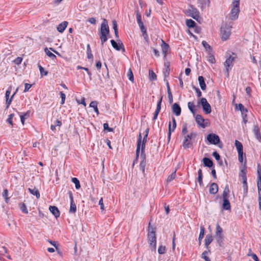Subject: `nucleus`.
I'll return each instance as SVG.
<instances>
[{"label":"nucleus","mask_w":261,"mask_h":261,"mask_svg":"<svg viewBox=\"0 0 261 261\" xmlns=\"http://www.w3.org/2000/svg\"><path fill=\"white\" fill-rule=\"evenodd\" d=\"M148 135L147 134H145L143 137V140L142 141V136L141 133L139 134L138 140L137 142V146L136 149V157L135 160L134 161V163H135V162H137L138 161L139 155V152L140 150V148H141V152L140 155V159L141 162L140 163V167L142 170V171L144 173L145 172V168L146 166V156L144 152L145 150V144L147 141V137Z\"/></svg>","instance_id":"1"},{"label":"nucleus","mask_w":261,"mask_h":261,"mask_svg":"<svg viewBox=\"0 0 261 261\" xmlns=\"http://www.w3.org/2000/svg\"><path fill=\"white\" fill-rule=\"evenodd\" d=\"M109 33L110 29L108 21L106 19H103L101 24L99 34V38L102 45H103L104 43L108 40V35Z\"/></svg>","instance_id":"2"},{"label":"nucleus","mask_w":261,"mask_h":261,"mask_svg":"<svg viewBox=\"0 0 261 261\" xmlns=\"http://www.w3.org/2000/svg\"><path fill=\"white\" fill-rule=\"evenodd\" d=\"M148 240L150 245V247L154 250L156 249V236L155 228L150 226V222L149 223Z\"/></svg>","instance_id":"3"},{"label":"nucleus","mask_w":261,"mask_h":261,"mask_svg":"<svg viewBox=\"0 0 261 261\" xmlns=\"http://www.w3.org/2000/svg\"><path fill=\"white\" fill-rule=\"evenodd\" d=\"M197 134L195 132H192L190 134L185 136L182 146L185 149L190 148L193 144L192 140L196 137Z\"/></svg>","instance_id":"4"},{"label":"nucleus","mask_w":261,"mask_h":261,"mask_svg":"<svg viewBox=\"0 0 261 261\" xmlns=\"http://www.w3.org/2000/svg\"><path fill=\"white\" fill-rule=\"evenodd\" d=\"M135 12L136 15L137 21L139 26V28L141 30V31L142 33L143 36L144 37V38L146 39L148 37V35L146 32V29L143 24V22L142 20L141 15L139 11L138 8H137L135 9Z\"/></svg>","instance_id":"5"},{"label":"nucleus","mask_w":261,"mask_h":261,"mask_svg":"<svg viewBox=\"0 0 261 261\" xmlns=\"http://www.w3.org/2000/svg\"><path fill=\"white\" fill-rule=\"evenodd\" d=\"M240 12V5L232 4L229 18L231 20H236L239 17Z\"/></svg>","instance_id":"6"},{"label":"nucleus","mask_w":261,"mask_h":261,"mask_svg":"<svg viewBox=\"0 0 261 261\" xmlns=\"http://www.w3.org/2000/svg\"><path fill=\"white\" fill-rule=\"evenodd\" d=\"M231 27L227 24L222 25L221 27V38L223 40H226L228 39L231 33Z\"/></svg>","instance_id":"7"},{"label":"nucleus","mask_w":261,"mask_h":261,"mask_svg":"<svg viewBox=\"0 0 261 261\" xmlns=\"http://www.w3.org/2000/svg\"><path fill=\"white\" fill-rule=\"evenodd\" d=\"M215 238L219 246H221L223 243L224 236L223 234V229L218 223H217L216 226V231Z\"/></svg>","instance_id":"8"},{"label":"nucleus","mask_w":261,"mask_h":261,"mask_svg":"<svg viewBox=\"0 0 261 261\" xmlns=\"http://www.w3.org/2000/svg\"><path fill=\"white\" fill-rule=\"evenodd\" d=\"M198 105L200 104L202 106L203 111L206 114L211 113L212 111L211 107L205 98L202 97L200 98V101H198Z\"/></svg>","instance_id":"9"},{"label":"nucleus","mask_w":261,"mask_h":261,"mask_svg":"<svg viewBox=\"0 0 261 261\" xmlns=\"http://www.w3.org/2000/svg\"><path fill=\"white\" fill-rule=\"evenodd\" d=\"M207 140L210 144L217 145L220 143L219 137L215 134H210L207 136Z\"/></svg>","instance_id":"10"},{"label":"nucleus","mask_w":261,"mask_h":261,"mask_svg":"<svg viewBox=\"0 0 261 261\" xmlns=\"http://www.w3.org/2000/svg\"><path fill=\"white\" fill-rule=\"evenodd\" d=\"M188 13L190 16L196 20H198V18H200L199 11L192 5H190L188 9Z\"/></svg>","instance_id":"11"},{"label":"nucleus","mask_w":261,"mask_h":261,"mask_svg":"<svg viewBox=\"0 0 261 261\" xmlns=\"http://www.w3.org/2000/svg\"><path fill=\"white\" fill-rule=\"evenodd\" d=\"M11 88L9 87L8 88V89L6 91V104H7V108H8L9 107V106L10 105L14 96L16 94V93L18 90V89H17L15 91V92L13 94L12 96L9 98V96L11 93Z\"/></svg>","instance_id":"12"},{"label":"nucleus","mask_w":261,"mask_h":261,"mask_svg":"<svg viewBox=\"0 0 261 261\" xmlns=\"http://www.w3.org/2000/svg\"><path fill=\"white\" fill-rule=\"evenodd\" d=\"M235 57H232L230 56L228 58H227L224 63V66L225 69H231L233 65V61L235 59Z\"/></svg>","instance_id":"13"},{"label":"nucleus","mask_w":261,"mask_h":261,"mask_svg":"<svg viewBox=\"0 0 261 261\" xmlns=\"http://www.w3.org/2000/svg\"><path fill=\"white\" fill-rule=\"evenodd\" d=\"M111 43L113 47L115 48L116 50H120L121 49H122L124 51V45L122 41L120 40H118V43L114 40H111Z\"/></svg>","instance_id":"14"},{"label":"nucleus","mask_w":261,"mask_h":261,"mask_svg":"<svg viewBox=\"0 0 261 261\" xmlns=\"http://www.w3.org/2000/svg\"><path fill=\"white\" fill-rule=\"evenodd\" d=\"M69 198L70 200V207L69 212L71 213H74L76 211V206L74 203L73 196L71 192H69Z\"/></svg>","instance_id":"15"},{"label":"nucleus","mask_w":261,"mask_h":261,"mask_svg":"<svg viewBox=\"0 0 261 261\" xmlns=\"http://www.w3.org/2000/svg\"><path fill=\"white\" fill-rule=\"evenodd\" d=\"M196 121L198 125L201 126L202 128H205L206 126L204 124V119L201 115H197L195 117Z\"/></svg>","instance_id":"16"},{"label":"nucleus","mask_w":261,"mask_h":261,"mask_svg":"<svg viewBox=\"0 0 261 261\" xmlns=\"http://www.w3.org/2000/svg\"><path fill=\"white\" fill-rule=\"evenodd\" d=\"M162 99H163V96H161V97L160 98V100L158 102L157 106H156V110H155V111L154 112V116H153V120H155L156 119V118L158 117V114H159V113H160V112L161 111V103H162Z\"/></svg>","instance_id":"17"},{"label":"nucleus","mask_w":261,"mask_h":261,"mask_svg":"<svg viewBox=\"0 0 261 261\" xmlns=\"http://www.w3.org/2000/svg\"><path fill=\"white\" fill-rule=\"evenodd\" d=\"M172 111L176 116H179L181 114V108L178 104L175 103L172 107Z\"/></svg>","instance_id":"18"},{"label":"nucleus","mask_w":261,"mask_h":261,"mask_svg":"<svg viewBox=\"0 0 261 261\" xmlns=\"http://www.w3.org/2000/svg\"><path fill=\"white\" fill-rule=\"evenodd\" d=\"M218 191V186L215 183H212L209 189V192L211 194H216Z\"/></svg>","instance_id":"19"},{"label":"nucleus","mask_w":261,"mask_h":261,"mask_svg":"<svg viewBox=\"0 0 261 261\" xmlns=\"http://www.w3.org/2000/svg\"><path fill=\"white\" fill-rule=\"evenodd\" d=\"M49 210L56 218H58L60 216V212L56 206H50Z\"/></svg>","instance_id":"20"},{"label":"nucleus","mask_w":261,"mask_h":261,"mask_svg":"<svg viewBox=\"0 0 261 261\" xmlns=\"http://www.w3.org/2000/svg\"><path fill=\"white\" fill-rule=\"evenodd\" d=\"M253 132L255 135L256 139L258 140L259 141H260L261 136L258 126L257 125H254L253 127Z\"/></svg>","instance_id":"21"},{"label":"nucleus","mask_w":261,"mask_h":261,"mask_svg":"<svg viewBox=\"0 0 261 261\" xmlns=\"http://www.w3.org/2000/svg\"><path fill=\"white\" fill-rule=\"evenodd\" d=\"M67 25V21H63L58 25L57 30L60 33H63L66 28Z\"/></svg>","instance_id":"22"},{"label":"nucleus","mask_w":261,"mask_h":261,"mask_svg":"<svg viewBox=\"0 0 261 261\" xmlns=\"http://www.w3.org/2000/svg\"><path fill=\"white\" fill-rule=\"evenodd\" d=\"M203 162L204 166L211 168L213 166V161L209 158H204L203 159Z\"/></svg>","instance_id":"23"},{"label":"nucleus","mask_w":261,"mask_h":261,"mask_svg":"<svg viewBox=\"0 0 261 261\" xmlns=\"http://www.w3.org/2000/svg\"><path fill=\"white\" fill-rule=\"evenodd\" d=\"M222 207L224 210H230L231 205L228 199H223Z\"/></svg>","instance_id":"24"},{"label":"nucleus","mask_w":261,"mask_h":261,"mask_svg":"<svg viewBox=\"0 0 261 261\" xmlns=\"http://www.w3.org/2000/svg\"><path fill=\"white\" fill-rule=\"evenodd\" d=\"M198 81L199 83V85L200 86L201 89L202 90H204L206 89V84L205 83L204 79L202 76H199L198 77Z\"/></svg>","instance_id":"25"},{"label":"nucleus","mask_w":261,"mask_h":261,"mask_svg":"<svg viewBox=\"0 0 261 261\" xmlns=\"http://www.w3.org/2000/svg\"><path fill=\"white\" fill-rule=\"evenodd\" d=\"M207 60L208 62L212 64H214L216 62L215 57L213 55V51L207 53Z\"/></svg>","instance_id":"26"},{"label":"nucleus","mask_w":261,"mask_h":261,"mask_svg":"<svg viewBox=\"0 0 261 261\" xmlns=\"http://www.w3.org/2000/svg\"><path fill=\"white\" fill-rule=\"evenodd\" d=\"M229 189L228 185H226L224 189L222 194L223 199H228Z\"/></svg>","instance_id":"27"},{"label":"nucleus","mask_w":261,"mask_h":261,"mask_svg":"<svg viewBox=\"0 0 261 261\" xmlns=\"http://www.w3.org/2000/svg\"><path fill=\"white\" fill-rule=\"evenodd\" d=\"M29 191L30 192L31 194H32L33 195H35L36 196L37 198H39L40 197V193L37 189L36 188H29Z\"/></svg>","instance_id":"28"},{"label":"nucleus","mask_w":261,"mask_h":261,"mask_svg":"<svg viewBox=\"0 0 261 261\" xmlns=\"http://www.w3.org/2000/svg\"><path fill=\"white\" fill-rule=\"evenodd\" d=\"M162 49L163 53L164 54L165 57L166 56V54L169 48V46L168 44L166 43L163 40H162Z\"/></svg>","instance_id":"29"},{"label":"nucleus","mask_w":261,"mask_h":261,"mask_svg":"<svg viewBox=\"0 0 261 261\" xmlns=\"http://www.w3.org/2000/svg\"><path fill=\"white\" fill-rule=\"evenodd\" d=\"M213 237L210 234L206 235L205 239V246L207 248H208V245L211 243L213 241Z\"/></svg>","instance_id":"30"},{"label":"nucleus","mask_w":261,"mask_h":261,"mask_svg":"<svg viewBox=\"0 0 261 261\" xmlns=\"http://www.w3.org/2000/svg\"><path fill=\"white\" fill-rule=\"evenodd\" d=\"M243 191H244V197H246L247 196V192H248V186L247 184V179L245 177L244 179V181H243Z\"/></svg>","instance_id":"31"},{"label":"nucleus","mask_w":261,"mask_h":261,"mask_svg":"<svg viewBox=\"0 0 261 261\" xmlns=\"http://www.w3.org/2000/svg\"><path fill=\"white\" fill-rule=\"evenodd\" d=\"M188 107L191 113L195 115L196 113V110L195 109V105L193 102H189L188 103Z\"/></svg>","instance_id":"32"},{"label":"nucleus","mask_w":261,"mask_h":261,"mask_svg":"<svg viewBox=\"0 0 261 261\" xmlns=\"http://www.w3.org/2000/svg\"><path fill=\"white\" fill-rule=\"evenodd\" d=\"M198 176L197 178V181L199 182L200 186H202L203 185V182H202V170L201 169H199L198 171Z\"/></svg>","instance_id":"33"},{"label":"nucleus","mask_w":261,"mask_h":261,"mask_svg":"<svg viewBox=\"0 0 261 261\" xmlns=\"http://www.w3.org/2000/svg\"><path fill=\"white\" fill-rule=\"evenodd\" d=\"M87 58L89 59H91L92 61L93 60V56L92 54V51L91 49V47L90 44H87Z\"/></svg>","instance_id":"34"},{"label":"nucleus","mask_w":261,"mask_h":261,"mask_svg":"<svg viewBox=\"0 0 261 261\" xmlns=\"http://www.w3.org/2000/svg\"><path fill=\"white\" fill-rule=\"evenodd\" d=\"M235 146L237 149L238 152H243V147L242 144L238 140L235 141Z\"/></svg>","instance_id":"35"},{"label":"nucleus","mask_w":261,"mask_h":261,"mask_svg":"<svg viewBox=\"0 0 261 261\" xmlns=\"http://www.w3.org/2000/svg\"><path fill=\"white\" fill-rule=\"evenodd\" d=\"M90 107L93 108L94 111L97 115L99 114V111L97 108V102L96 101H92L89 105Z\"/></svg>","instance_id":"36"},{"label":"nucleus","mask_w":261,"mask_h":261,"mask_svg":"<svg viewBox=\"0 0 261 261\" xmlns=\"http://www.w3.org/2000/svg\"><path fill=\"white\" fill-rule=\"evenodd\" d=\"M202 44L205 49L207 53L212 51V48L205 41H203Z\"/></svg>","instance_id":"37"},{"label":"nucleus","mask_w":261,"mask_h":261,"mask_svg":"<svg viewBox=\"0 0 261 261\" xmlns=\"http://www.w3.org/2000/svg\"><path fill=\"white\" fill-rule=\"evenodd\" d=\"M44 51L45 54L51 59L54 60L56 58V55L51 52H50V50L47 48V47L45 48Z\"/></svg>","instance_id":"38"},{"label":"nucleus","mask_w":261,"mask_h":261,"mask_svg":"<svg viewBox=\"0 0 261 261\" xmlns=\"http://www.w3.org/2000/svg\"><path fill=\"white\" fill-rule=\"evenodd\" d=\"M236 108L239 109L241 112V113L248 112V110L245 108L242 103L238 104V106H236Z\"/></svg>","instance_id":"39"},{"label":"nucleus","mask_w":261,"mask_h":261,"mask_svg":"<svg viewBox=\"0 0 261 261\" xmlns=\"http://www.w3.org/2000/svg\"><path fill=\"white\" fill-rule=\"evenodd\" d=\"M71 181L75 184V187L76 189H79L81 188V185L79 180L76 177H73Z\"/></svg>","instance_id":"40"},{"label":"nucleus","mask_w":261,"mask_h":261,"mask_svg":"<svg viewBox=\"0 0 261 261\" xmlns=\"http://www.w3.org/2000/svg\"><path fill=\"white\" fill-rule=\"evenodd\" d=\"M186 25L189 28H194L195 26L196 23L194 21H193L192 19H187L186 20Z\"/></svg>","instance_id":"41"},{"label":"nucleus","mask_w":261,"mask_h":261,"mask_svg":"<svg viewBox=\"0 0 261 261\" xmlns=\"http://www.w3.org/2000/svg\"><path fill=\"white\" fill-rule=\"evenodd\" d=\"M149 78L150 81H154L156 80V75L152 70H149Z\"/></svg>","instance_id":"42"},{"label":"nucleus","mask_w":261,"mask_h":261,"mask_svg":"<svg viewBox=\"0 0 261 261\" xmlns=\"http://www.w3.org/2000/svg\"><path fill=\"white\" fill-rule=\"evenodd\" d=\"M257 184L261 183V168L260 167L259 165H258L257 167Z\"/></svg>","instance_id":"43"},{"label":"nucleus","mask_w":261,"mask_h":261,"mask_svg":"<svg viewBox=\"0 0 261 261\" xmlns=\"http://www.w3.org/2000/svg\"><path fill=\"white\" fill-rule=\"evenodd\" d=\"M38 67L40 72V74L41 76L43 75H47L48 74V71H45L43 67H42L40 65H38Z\"/></svg>","instance_id":"44"},{"label":"nucleus","mask_w":261,"mask_h":261,"mask_svg":"<svg viewBox=\"0 0 261 261\" xmlns=\"http://www.w3.org/2000/svg\"><path fill=\"white\" fill-rule=\"evenodd\" d=\"M204 228L203 226L200 227V232L198 240L200 242L204 237Z\"/></svg>","instance_id":"45"},{"label":"nucleus","mask_w":261,"mask_h":261,"mask_svg":"<svg viewBox=\"0 0 261 261\" xmlns=\"http://www.w3.org/2000/svg\"><path fill=\"white\" fill-rule=\"evenodd\" d=\"M19 206H20V208L21 211L22 212L24 213L25 214L28 213V211L27 206L24 203H20L19 204Z\"/></svg>","instance_id":"46"},{"label":"nucleus","mask_w":261,"mask_h":261,"mask_svg":"<svg viewBox=\"0 0 261 261\" xmlns=\"http://www.w3.org/2000/svg\"><path fill=\"white\" fill-rule=\"evenodd\" d=\"M176 176V171H175L168 177L167 181L168 182L171 181L172 180H173V179H174L175 178Z\"/></svg>","instance_id":"47"},{"label":"nucleus","mask_w":261,"mask_h":261,"mask_svg":"<svg viewBox=\"0 0 261 261\" xmlns=\"http://www.w3.org/2000/svg\"><path fill=\"white\" fill-rule=\"evenodd\" d=\"M127 77L128 78V79L131 81V82H134V75H133V72L131 70V69H129L128 71V72H127Z\"/></svg>","instance_id":"48"},{"label":"nucleus","mask_w":261,"mask_h":261,"mask_svg":"<svg viewBox=\"0 0 261 261\" xmlns=\"http://www.w3.org/2000/svg\"><path fill=\"white\" fill-rule=\"evenodd\" d=\"M208 252L204 251L201 255V257L205 260V261H211L210 259L207 256Z\"/></svg>","instance_id":"49"},{"label":"nucleus","mask_w":261,"mask_h":261,"mask_svg":"<svg viewBox=\"0 0 261 261\" xmlns=\"http://www.w3.org/2000/svg\"><path fill=\"white\" fill-rule=\"evenodd\" d=\"M3 196L5 199V201L6 202H8V200H9V198L8 197V191L7 189H5L4 190L3 193H2Z\"/></svg>","instance_id":"50"},{"label":"nucleus","mask_w":261,"mask_h":261,"mask_svg":"<svg viewBox=\"0 0 261 261\" xmlns=\"http://www.w3.org/2000/svg\"><path fill=\"white\" fill-rule=\"evenodd\" d=\"M166 252V247L163 246H160L158 248V252L159 254H163Z\"/></svg>","instance_id":"51"},{"label":"nucleus","mask_w":261,"mask_h":261,"mask_svg":"<svg viewBox=\"0 0 261 261\" xmlns=\"http://www.w3.org/2000/svg\"><path fill=\"white\" fill-rule=\"evenodd\" d=\"M243 122L244 124H246L248 122L247 113H241Z\"/></svg>","instance_id":"52"},{"label":"nucleus","mask_w":261,"mask_h":261,"mask_svg":"<svg viewBox=\"0 0 261 261\" xmlns=\"http://www.w3.org/2000/svg\"><path fill=\"white\" fill-rule=\"evenodd\" d=\"M103 128L104 130H107L109 132H113L114 130L113 128L109 127V125L107 123H105L103 124Z\"/></svg>","instance_id":"53"},{"label":"nucleus","mask_w":261,"mask_h":261,"mask_svg":"<svg viewBox=\"0 0 261 261\" xmlns=\"http://www.w3.org/2000/svg\"><path fill=\"white\" fill-rule=\"evenodd\" d=\"M172 125L171 126V130L174 132L176 127V123L175 119L174 117H172Z\"/></svg>","instance_id":"54"},{"label":"nucleus","mask_w":261,"mask_h":261,"mask_svg":"<svg viewBox=\"0 0 261 261\" xmlns=\"http://www.w3.org/2000/svg\"><path fill=\"white\" fill-rule=\"evenodd\" d=\"M173 131L171 130V122H169V124H168V138L169 140L170 139L171 133Z\"/></svg>","instance_id":"55"},{"label":"nucleus","mask_w":261,"mask_h":261,"mask_svg":"<svg viewBox=\"0 0 261 261\" xmlns=\"http://www.w3.org/2000/svg\"><path fill=\"white\" fill-rule=\"evenodd\" d=\"M13 116H14L13 114H11L9 115V117L7 120V122H8L11 125H13L12 119H13Z\"/></svg>","instance_id":"56"},{"label":"nucleus","mask_w":261,"mask_h":261,"mask_svg":"<svg viewBox=\"0 0 261 261\" xmlns=\"http://www.w3.org/2000/svg\"><path fill=\"white\" fill-rule=\"evenodd\" d=\"M22 61V58L21 57H17L16 59H15L14 60V62L16 65H19L21 64V62Z\"/></svg>","instance_id":"57"},{"label":"nucleus","mask_w":261,"mask_h":261,"mask_svg":"<svg viewBox=\"0 0 261 261\" xmlns=\"http://www.w3.org/2000/svg\"><path fill=\"white\" fill-rule=\"evenodd\" d=\"M50 244H51L52 245H53L57 251H58V250L59 249V248H58V246L57 245V242H55V241H51V240H48L47 241Z\"/></svg>","instance_id":"58"},{"label":"nucleus","mask_w":261,"mask_h":261,"mask_svg":"<svg viewBox=\"0 0 261 261\" xmlns=\"http://www.w3.org/2000/svg\"><path fill=\"white\" fill-rule=\"evenodd\" d=\"M258 188V199H261V183L257 184Z\"/></svg>","instance_id":"59"},{"label":"nucleus","mask_w":261,"mask_h":261,"mask_svg":"<svg viewBox=\"0 0 261 261\" xmlns=\"http://www.w3.org/2000/svg\"><path fill=\"white\" fill-rule=\"evenodd\" d=\"M238 159L240 162L242 163L243 161V151L238 152Z\"/></svg>","instance_id":"60"},{"label":"nucleus","mask_w":261,"mask_h":261,"mask_svg":"<svg viewBox=\"0 0 261 261\" xmlns=\"http://www.w3.org/2000/svg\"><path fill=\"white\" fill-rule=\"evenodd\" d=\"M213 156L215 158V159L217 161H219L220 159V156L219 154L216 151H215L213 153Z\"/></svg>","instance_id":"61"},{"label":"nucleus","mask_w":261,"mask_h":261,"mask_svg":"<svg viewBox=\"0 0 261 261\" xmlns=\"http://www.w3.org/2000/svg\"><path fill=\"white\" fill-rule=\"evenodd\" d=\"M32 86V85H31V84L25 83V85H24V92H26L28 91H29V90L31 88Z\"/></svg>","instance_id":"62"},{"label":"nucleus","mask_w":261,"mask_h":261,"mask_svg":"<svg viewBox=\"0 0 261 261\" xmlns=\"http://www.w3.org/2000/svg\"><path fill=\"white\" fill-rule=\"evenodd\" d=\"M187 132H188V129H187V125L186 124H184L182 126L181 134L182 135H185L187 133Z\"/></svg>","instance_id":"63"},{"label":"nucleus","mask_w":261,"mask_h":261,"mask_svg":"<svg viewBox=\"0 0 261 261\" xmlns=\"http://www.w3.org/2000/svg\"><path fill=\"white\" fill-rule=\"evenodd\" d=\"M248 255L251 256L254 261H259V259L255 254H254V253L248 254Z\"/></svg>","instance_id":"64"}]
</instances>
